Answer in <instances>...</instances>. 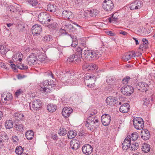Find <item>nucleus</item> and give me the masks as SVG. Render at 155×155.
<instances>
[{
  "label": "nucleus",
  "mask_w": 155,
  "mask_h": 155,
  "mask_svg": "<svg viewBox=\"0 0 155 155\" xmlns=\"http://www.w3.org/2000/svg\"><path fill=\"white\" fill-rule=\"evenodd\" d=\"M97 112L95 110H92L89 115L85 125L87 128L93 132L98 127L99 120L96 116Z\"/></svg>",
  "instance_id": "nucleus-1"
},
{
  "label": "nucleus",
  "mask_w": 155,
  "mask_h": 155,
  "mask_svg": "<svg viewBox=\"0 0 155 155\" xmlns=\"http://www.w3.org/2000/svg\"><path fill=\"white\" fill-rule=\"evenodd\" d=\"M101 52L100 51L85 50L84 54L85 58L89 60H95L101 56Z\"/></svg>",
  "instance_id": "nucleus-2"
},
{
  "label": "nucleus",
  "mask_w": 155,
  "mask_h": 155,
  "mask_svg": "<svg viewBox=\"0 0 155 155\" xmlns=\"http://www.w3.org/2000/svg\"><path fill=\"white\" fill-rule=\"evenodd\" d=\"M38 19L42 24H48L49 22L52 21L49 14L46 12L40 13L38 15Z\"/></svg>",
  "instance_id": "nucleus-3"
},
{
  "label": "nucleus",
  "mask_w": 155,
  "mask_h": 155,
  "mask_svg": "<svg viewBox=\"0 0 155 155\" xmlns=\"http://www.w3.org/2000/svg\"><path fill=\"white\" fill-rule=\"evenodd\" d=\"M96 77L93 75H88L84 77V82L85 84L89 87H94L95 85V83L96 81Z\"/></svg>",
  "instance_id": "nucleus-4"
},
{
  "label": "nucleus",
  "mask_w": 155,
  "mask_h": 155,
  "mask_svg": "<svg viewBox=\"0 0 155 155\" xmlns=\"http://www.w3.org/2000/svg\"><path fill=\"white\" fill-rule=\"evenodd\" d=\"M133 124L134 128L138 130L143 129L144 127L143 120L141 118H135L134 119Z\"/></svg>",
  "instance_id": "nucleus-5"
},
{
  "label": "nucleus",
  "mask_w": 155,
  "mask_h": 155,
  "mask_svg": "<svg viewBox=\"0 0 155 155\" xmlns=\"http://www.w3.org/2000/svg\"><path fill=\"white\" fill-rule=\"evenodd\" d=\"M133 87L130 85H125L121 88V93L126 96L130 95L134 91Z\"/></svg>",
  "instance_id": "nucleus-6"
},
{
  "label": "nucleus",
  "mask_w": 155,
  "mask_h": 155,
  "mask_svg": "<svg viewBox=\"0 0 155 155\" xmlns=\"http://www.w3.org/2000/svg\"><path fill=\"white\" fill-rule=\"evenodd\" d=\"M150 84H148L145 82H139L136 85L137 88L142 92H146L149 89Z\"/></svg>",
  "instance_id": "nucleus-7"
},
{
  "label": "nucleus",
  "mask_w": 155,
  "mask_h": 155,
  "mask_svg": "<svg viewBox=\"0 0 155 155\" xmlns=\"http://www.w3.org/2000/svg\"><path fill=\"white\" fill-rule=\"evenodd\" d=\"M114 4L110 0H105L103 3V8L105 11L107 12L111 11L114 8Z\"/></svg>",
  "instance_id": "nucleus-8"
},
{
  "label": "nucleus",
  "mask_w": 155,
  "mask_h": 155,
  "mask_svg": "<svg viewBox=\"0 0 155 155\" xmlns=\"http://www.w3.org/2000/svg\"><path fill=\"white\" fill-rule=\"evenodd\" d=\"M82 56L75 54L71 56L68 59V61L71 62L79 64L81 62Z\"/></svg>",
  "instance_id": "nucleus-9"
},
{
  "label": "nucleus",
  "mask_w": 155,
  "mask_h": 155,
  "mask_svg": "<svg viewBox=\"0 0 155 155\" xmlns=\"http://www.w3.org/2000/svg\"><path fill=\"white\" fill-rule=\"evenodd\" d=\"M42 105V102L39 99L34 100L32 103L31 107L35 111H38L41 109Z\"/></svg>",
  "instance_id": "nucleus-10"
},
{
  "label": "nucleus",
  "mask_w": 155,
  "mask_h": 155,
  "mask_svg": "<svg viewBox=\"0 0 155 155\" xmlns=\"http://www.w3.org/2000/svg\"><path fill=\"white\" fill-rule=\"evenodd\" d=\"M37 57L34 54L30 55L27 58L28 63L30 66L36 64L37 63Z\"/></svg>",
  "instance_id": "nucleus-11"
},
{
  "label": "nucleus",
  "mask_w": 155,
  "mask_h": 155,
  "mask_svg": "<svg viewBox=\"0 0 155 155\" xmlns=\"http://www.w3.org/2000/svg\"><path fill=\"white\" fill-rule=\"evenodd\" d=\"M32 32L34 35H38L42 31V28L41 25L35 24L31 28Z\"/></svg>",
  "instance_id": "nucleus-12"
},
{
  "label": "nucleus",
  "mask_w": 155,
  "mask_h": 155,
  "mask_svg": "<svg viewBox=\"0 0 155 155\" xmlns=\"http://www.w3.org/2000/svg\"><path fill=\"white\" fill-rule=\"evenodd\" d=\"M101 121L103 124L105 126L108 125L111 121V117L108 114H105L101 117Z\"/></svg>",
  "instance_id": "nucleus-13"
},
{
  "label": "nucleus",
  "mask_w": 155,
  "mask_h": 155,
  "mask_svg": "<svg viewBox=\"0 0 155 155\" xmlns=\"http://www.w3.org/2000/svg\"><path fill=\"white\" fill-rule=\"evenodd\" d=\"M142 5V2L136 0L130 4V8L131 10H135L140 8Z\"/></svg>",
  "instance_id": "nucleus-14"
},
{
  "label": "nucleus",
  "mask_w": 155,
  "mask_h": 155,
  "mask_svg": "<svg viewBox=\"0 0 155 155\" xmlns=\"http://www.w3.org/2000/svg\"><path fill=\"white\" fill-rule=\"evenodd\" d=\"M83 153L85 154H90L93 151V147L89 144H85L82 148Z\"/></svg>",
  "instance_id": "nucleus-15"
},
{
  "label": "nucleus",
  "mask_w": 155,
  "mask_h": 155,
  "mask_svg": "<svg viewBox=\"0 0 155 155\" xmlns=\"http://www.w3.org/2000/svg\"><path fill=\"white\" fill-rule=\"evenodd\" d=\"M73 111V109L71 108L66 107L63 108L61 113L64 117L67 118L70 116Z\"/></svg>",
  "instance_id": "nucleus-16"
},
{
  "label": "nucleus",
  "mask_w": 155,
  "mask_h": 155,
  "mask_svg": "<svg viewBox=\"0 0 155 155\" xmlns=\"http://www.w3.org/2000/svg\"><path fill=\"white\" fill-rule=\"evenodd\" d=\"M49 81L46 80L41 83L40 87H41V91L43 92H48L50 89L49 88Z\"/></svg>",
  "instance_id": "nucleus-17"
},
{
  "label": "nucleus",
  "mask_w": 155,
  "mask_h": 155,
  "mask_svg": "<svg viewBox=\"0 0 155 155\" xmlns=\"http://www.w3.org/2000/svg\"><path fill=\"white\" fill-rule=\"evenodd\" d=\"M142 138L144 140H148L150 137L149 131L147 129H143L141 132Z\"/></svg>",
  "instance_id": "nucleus-18"
},
{
  "label": "nucleus",
  "mask_w": 155,
  "mask_h": 155,
  "mask_svg": "<svg viewBox=\"0 0 155 155\" xmlns=\"http://www.w3.org/2000/svg\"><path fill=\"white\" fill-rule=\"evenodd\" d=\"M130 106L128 103H124L120 107L119 109L120 111L123 113H127L130 110Z\"/></svg>",
  "instance_id": "nucleus-19"
},
{
  "label": "nucleus",
  "mask_w": 155,
  "mask_h": 155,
  "mask_svg": "<svg viewBox=\"0 0 155 155\" xmlns=\"http://www.w3.org/2000/svg\"><path fill=\"white\" fill-rule=\"evenodd\" d=\"M70 146L73 150H77L80 147V142L77 140L71 141L70 143Z\"/></svg>",
  "instance_id": "nucleus-20"
},
{
  "label": "nucleus",
  "mask_w": 155,
  "mask_h": 155,
  "mask_svg": "<svg viewBox=\"0 0 155 155\" xmlns=\"http://www.w3.org/2000/svg\"><path fill=\"white\" fill-rule=\"evenodd\" d=\"M131 145L130 138L127 137L124 140L122 144V148L124 150H127L130 147Z\"/></svg>",
  "instance_id": "nucleus-21"
},
{
  "label": "nucleus",
  "mask_w": 155,
  "mask_h": 155,
  "mask_svg": "<svg viewBox=\"0 0 155 155\" xmlns=\"http://www.w3.org/2000/svg\"><path fill=\"white\" fill-rule=\"evenodd\" d=\"M135 56V53L133 52H129L126 53L122 57V58L124 61H127L130 59L132 58Z\"/></svg>",
  "instance_id": "nucleus-22"
},
{
  "label": "nucleus",
  "mask_w": 155,
  "mask_h": 155,
  "mask_svg": "<svg viewBox=\"0 0 155 155\" xmlns=\"http://www.w3.org/2000/svg\"><path fill=\"white\" fill-rule=\"evenodd\" d=\"M117 100L113 97H107L106 100V102L107 104L110 106L114 105L116 104Z\"/></svg>",
  "instance_id": "nucleus-23"
},
{
  "label": "nucleus",
  "mask_w": 155,
  "mask_h": 155,
  "mask_svg": "<svg viewBox=\"0 0 155 155\" xmlns=\"http://www.w3.org/2000/svg\"><path fill=\"white\" fill-rule=\"evenodd\" d=\"M87 70H89L90 71H93V70H97L98 69V66L94 64H84L83 66Z\"/></svg>",
  "instance_id": "nucleus-24"
},
{
  "label": "nucleus",
  "mask_w": 155,
  "mask_h": 155,
  "mask_svg": "<svg viewBox=\"0 0 155 155\" xmlns=\"http://www.w3.org/2000/svg\"><path fill=\"white\" fill-rule=\"evenodd\" d=\"M62 18L69 20L72 17V13L69 10H65L63 11L62 14Z\"/></svg>",
  "instance_id": "nucleus-25"
},
{
  "label": "nucleus",
  "mask_w": 155,
  "mask_h": 155,
  "mask_svg": "<svg viewBox=\"0 0 155 155\" xmlns=\"http://www.w3.org/2000/svg\"><path fill=\"white\" fill-rule=\"evenodd\" d=\"M14 120L19 121L24 119V116L23 114L20 112H16L13 115Z\"/></svg>",
  "instance_id": "nucleus-26"
},
{
  "label": "nucleus",
  "mask_w": 155,
  "mask_h": 155,
  "mask_svg": "<svg viewBox=\"0 0 155 155\" xmlns=\"http://www.w3.org/2000/svg\"><path fill=\"white\" fill-rule=\"evenodd\" d=\"M28 2L30 5L33 7L36 8H41V6L40 3H38V2L37 0H25Z\"/></svg>",
  "instance_id": "nucleus-27"
},
{
  "label": "nucleus",
  "mask_w": 155,
  "mask_h": 155,
  "mask_svg": "<svg viewBox=\"0 0 155 155\" xmlns=\"http://www.w3.org/2000/svg\"><path fill=\"white\" fill-rule=\"evenodd\" d=\"M23 55L20 52H17L14 55L13 57V60L14 61H19L20 62L22 60V58H23Z\"/></svg>",
  "instance_id": "nucleus-28"
},
{
  "label": "nucleus",
  "mask_w": 155,
  "mask_h": 155,
  "mask_svg": "<svg viewBox=\"0 0 155 155\" xmlns=\"http://www.w3.org/2000/svg\"><path fill=\"white\" fill-rule=\"evenodd\" d=\"M62 26L64 27L66 30L69 31L70 32H73L75 31L74 28L71 24L65 23Z\"/></svg>",
  "instance_id": "nucleus-29"
},
{
  "label": "nucleus",
  "mask_w": 155,
  "mask_h": 155,
  "mask_svg": "<svg viewBox=\"0 0 155 155\" xmlns=\"http://www.w3.org/2000/svg\"><path fill=\"white\" fill-rule=\"evenodd\" d=\"M47 8L48 11L51 12H56L58 9V7L55 5L51 4H49L47 5Z\"/></svg>",
  "instance_id": "nucleus-30"
},
{
  "label": "nucleus",
  "mask_w": 155,
  "mask_h": 155,
  "mask_svg": "<svg viewBox=\"0 0 155 155\" xmlns=\"http://www.w3.org/2000/svg\"><path fill=\"white\" fill-rule=\"evenodd\" d=\"M57 108V106L53 104H50L47 106V109L51 112H55Z\"/></svg>",
  "instance_id": "nucleus-31"
},
{
  "label": "nucleus",
  "mask_w": 155,
  "mask_h": 155,
  "mask_svg": "<svg viewBox=\"0 0 155 155\" xmlns=\"http://www.w3.org/2000/svg\"><path fill=\"white\" fill-rule=\"evenodd\" d=\"M5 127L6 129H10L13 126V122L11 120H7L5 122Z\"/></svg>",
  "instance_id": "nucleus-32"
},
{
  "label": "nucleus",
  "mask_w": 155,
  "mask_h": 155,
  "mask_svg": "<svg viewBox=\"0 0 155 155\" xmlns=\"http://www.w3.org/2000/svg\"><path fill=\"white\" fill-rule=\"evenodd\" d=\"M34 133L32 130L27 131L25 133V136L28 140H31L34 137Z\"/></svg>",
  "instance_id": "nucleus-33"
},
{
  "label": "nucleus",
  "mask_w": 155,
  "mask_h": 155,
  "mask_svg": "<svg viewBox=\"0 0 155 155\" xmlns=\"http://www.w3.org/2000/svg\"><path fill=\"white\" fill-rule=\"evenodd\" d=\"M77 135L76 132L75 130H70L68 133V137L69 139H72L74 138Z\"/></svg>",
  "instance_id": "nucleus-34"
},
{
  "label": "nucleus",
  "mask_w": 155,
  "mask_h": 155,
  "mask_svg": "<svg viewBox=\"0 0 155 155\" xmlns=\"http://www.w3.org/2000/svg\"><path fill=\"white\" fill-rule=\"evenodd\" d=\"M87 11L90 15L92 17L97 16L99 14V12L96 9H91Z\"/></svg>",
  "instance_id": "nucleus-35"
},
{
  "label": "nucleus",
  "mask_w": 155,
  "mask_h": 155,
  "mask_svg": "<svg viewBox=\"0 0 155 155\" xmlns=\"http://www.w3.org/2000/svg\"><path fill=\"white\" fill-rule=\"evenodd\" d=\"M142 149L143 152L147 153L150 151V147L149 144L147 143H144L142 146Z\"/></svg>",
  "instance_id": "nucleus-36"
},
{
  "label": "nucleus",
  "mask_w": 155,
  "mask_h": 155,
  "mask_svg": "<svg viewBox=\"0 0 155 155\" xmlns=\"http://www.w3.org/2000/svg\"><path fill=\"white\" fill-rule=\"evenodd\" d=\"M9 51V49L5 46L1 45L0 46V52L3 55H5Z\"/></svg>",
  "instance_id": "nucleus-37"
},
{
  "label": "nucleus",
  "mask_w": 155,
  "mask_h": 155,
  "mask_svg": "<svg viewBox=\"0 0 155 155\" xmlns=\"http://www.w3.org/2000/svg\"><path fill=\"white\" fill-rule=\"evenodd\" d=\"M23 126L21 124H20L17 122L15 124L14 127L16 130L17 131H21L23 130Z\"/></svg>",
  "instance_id": "nucleus-38"
},
{
  "label": "nucleus",
  "mask_w": 155,
  "mask_h": 155,
  "mask_svg": "<svg viewBox=\"0 0 155 155\" xmlns=\"http://www.w3.org/2000/svg\"><path fill=\"white\" fill-rule=\"evenodd\" d=\"M19 138L15 135H13L12 137V141L15 144L18 145L19 141Z\"/></svg>",
  "instance_id": "nucleus-39"
},
{
  "label": "nucleus",
  "mask_w": 155,
  "mask_h": 155,
  "mask_svg": "<svg viewBox=\"0 0 155 155\" xmlns=\"http://www.w3.org/2000/svg\"><path fill=\"white\" fill-rule=\"evenodd\" d=\"M23 149L21 146L17 147L15 149V152L18 155H21L22 153Z\"/></svg>",
  "instance_id": "nucleus-40"
},
{
  "label": "nucleus",
  "mask_w": 155,
  "mask_h": 155,
  "mask_svg": "<svg viewBox=\"0 0 155 155\" xmlns=\"http://www.w3.org/2000/svg\"><path fill=\"white\" fill-rule=\"evenodd\" d=\"M67 131L65 128L61 127L58 134L61 136H64L67 134Z\"/></svg>",
  "instance_id": "nucleus-41"
},
{
  "label": "nucleus",
  "mask_w": 155,
  "mask_h": 155,
  "mask_svg": "<svg viewBox=\"0 0 155 155\" xmlns=\"http://www.w3.org/2000/svg\"><path fill=\"white\" fill-rule=\"evenodd\" d=\"M52 37L51 36L49 35H47L43 38V40L46 42H48L52 40Z\"/></svg>",
  "instance_id": "nucleus-42"
},
{
  "label": "nucleus",
  "mask_w": 155,
  "mask_h": 155,
  "mask_svg": "<svg viewBox=\"0 0 155 155\" xmlns=\"http://www.w3.org/2000/svg\"><path fill=\"white\" fill-rule=\"evenodd\" d=\"M139 146V145L138 143H135L132 144H131L130 147L132 150H135L138 149Z\"/></svg>",
  "instance_id": "nucleus-43"
},
{
  "label": "nucleus",
  "mask_w": 155,
  "mask_h": 155,
  "mask_svg": "<svg viewBox=\"0 0 155 155\" xmlns=\"http://www.w3.org/2000/svg\"><path fill=\"white\" fill-rule=\"evenodd\" d=\"M83 50V48L80 47H78L76 49L75 54L82 56V51Z\"/></svg>",
  "instance_id": "nucleus-44"
},
{
  "label": "nucleus",
  "mask_w": 155,
  "mask_h": 155,
  "mask_svg": "<svg viewBox=\"0 0 155 155\" xmlns=\"http://www.w3.org/2000/svg\"><path fill=\"white\" fill-rule=\"evenodd\" d=\"M6 98H5V101H9L12 99V94L9 93H6L5 96Z\"/></svg>",
  "instance_id": "nucleus-45"
},
{
  "label": "nucleus",
  "mask_w": 155,
  "mask_h": 155,
  "mask_svg": "<svg viewBox=\"0 0 155 155\" xmlns=\"http://www.w3.org/2000/svg\"><path fill=\"white\" fill-rule=\"evenodd\" d=\"M115 81V79L113 77H110L106 80V82L109 84H113Z\"/></svg>",
  "instance_id": "nucleus-46"
},
{
  "label": "nucleus",
  "mask_w": 155,
  "mask_h": 155,
  "mask_svg": "<svg viewBox=\"0 0 155 155\" xmlns=\"http://www.w3.org/2000/svg\"><path fill=\"white\" fill-rule=\"evenodd\" d=\"M131 136L132 140L134 141L138 138V135L137 132H134L131 134Z\"/></svg>",
  "instance_id": "nucleus-47"
},
{
  "label": "nucleus",
  "mask_w": 155,
  "mask_h": 155,
  "mask_svg": "<svg viewBox=\"0 0 155 155\" xmlns=\"http://www.w3.org/2000/svg\"><path fill=\"white\" fill-rule=\"evenodd\" d=\"M38 57L39 60L41 61H44L46 58V56L44 54L41 53L38 55Z\"/></svg>",
  "instance_id": "nucleus-48"
},
{
  "label": "nucleus",
  "mask_w": 155,
  "mask_h": 155,
  "mask_svg": "<svg viewBox=\"0 0 155 155\" xmlns=\"http://www.w3.org/2000/svg\"><path fill=\"white\" fill-rule=\"evenodd\" d=\"M72 38V43L71 45V46L72 47H75L78 44V42L77 39L76 38H74V37H71Z\"/></svg>",
  "instance_id": "nucleus-49"
},
{
  "label": "nucleus",
  "mask_w": 155,
  "mask_h": 155,
  "mask_svg": "<svg viewBox=\"0 0 155 155\" xmlns=\"http://www.w3.org/2000/svg\"><path fill=\"white\" fill-rule=\"evenodd\" d=\"M130 78L129 76H126L122 80V83L123 84H126L130 79Z\"/></svg>",
  "instance_id": "nucleus-50"
},
{
  "label": "nucleus",
  "mask_w": 155,
  "mask_h": 155,
  "mask_svg": "<svg viewBox=\"0 0 155 155\" xmlns=\"http://www.w3.org/2000/svg\"><path fill=\"white\" fill-rule=\"evenodd\" d=\"M142 41L143 42V44H144V45H145V49L147 48H148V42L146 38H143L142 39Z\"/></svg>",
  "instance_id": "nucleus-51"
},
{
  "label": "nucleus",
  "mask_w": 155,
  "mask_h": 155,
  "mask_svg": "<svg viewBox=\"0 0 155 155\" xmlns=\"http://www.w3.org/2000/svg\"><path fill=\"white\" fill-rule=\"evenodd\" d=\"M23 93V91L21 89H19L17 90L15 93V96L18 97Z\"/></svg>",
  "instance_id": "nucleus-52"
},
{
  "label": "nucleus",
  "mask_w": 155,
  "mask_h": 155,
  "mask_svg": "<svg viewBox=\"0 0 155 155\" xmlns=\"http://www.w3.org/2000/svg\"><path fill=\"white\" fill-rule=\"evenodd\" d=\"M51 22V24H48V25L49 27L52 28H54L56 27L57 25L55 22H54L53 21V20H52V21H50Z\"/></svg>",
  "instance_id": "nucleus-53"
},
{
  "label": "nucleus",
  "mask_w": 155,
  "mask_h": 155,
  "mask_svg": "<svg viewBox=\"0 0 155 155\" xmlns=\"http://www.w3.org/2000/svg\"><path fill=\"white\" fill-rule=\"evenodd\" d=\"M114 14H113L111 17L109 18V21L111 23L113 21H116L117 18L116 17H114Z\"/></svg>",
  "instance_id": "nucleus-54"
},
{
  "label": "nucleus",
  "mask_w": 155,
  "mask_h": 155,
  "mask_svg": "<svg viewBox=\"0 0 155 155\" xmlns=\"http://www.w3.org/2000/svg\"><path fill=\"white\" fill-rule=\"evenodd\" d=\"M143 101L144 102L143 104L146 106H147L148 104L150 103V101L146 98H143Z\"/></svg>",
  "instance_id": "nucleus-55"
},
{
  "label": "nucleus",
  "mask_w": 155,
  "mask_h": 155,
  "mask_svg": "<svg viewBox=\"0 0 155 155\" xmlns=\"http://www.w3.org/2000/svg\"><path fill=\"white\" fill-rule=\"evenodd\" d=\"M17 66L18 68L21 70L25 69L28 68V67L27 66H25L23 64H21V67H20V66L19 65H17Z\"/></svg>",
  "instance_id": "nucleus-56"
},
{
  "label": "nucleus",
  "mask_w": 155,
  "mask_h": 155,
  "mask_svg": "<svg viewBox=\"0 0 155 155\" xmlns=\"http://www.w3.org/2000/svg\"><path fill=\"white\" fill-rule=\"evenodd\" d=\"M51 137L53 140H56L58 139L57 135L55 133H53L51 134Z\"/></svg>",
  "instance_id": "nucleus-57"
},
{
  "label": "nucleus",
  "mask_w": 155,
  "mask_h": 155,
  "mask_svg": "<svg viewBox=\"0 0 155 155\" xmlns=\"http://www.w3.org/2000/svg\"><path fill=\"white\" fill-rule=\"evenodd\" d=\"M6 94V92L3 93V94H1V100L2 101L3 100L5 101V98H6L5 96Z\"/></svg>",
  "instance_id": "nucleus-58"
},
{
  "label": "nucleus",
  "mask_w": 155,
  "mask_h": 155,
  "mask_svg": "<svg viewBox=\"0 0 155 155\" xmlns=\"http://www.w3.org/2000/svg\"><path fill=\"white\" fill-rule=\"evenodd\" d=\"M107 34L111 36H114L115 35V34L113 33L111 31H107L106 32Z\"/></svg>",
  "instance_id": "nucleus-59"
},
{
  "label": "nucleus",
  "mask_w": 155,
  "mask_h": 155,
  "mask_svg": "<svg viewBox=\"0 0 155 155\" xmlns=\"http://www.w3.org/2000/svg\"><path fill=\"white\" fill-rule=\"evenodd\" d=\"M5 142L3 140H0V148H2L4 145V143Z\"/></svg>",
  "instance_id": "nucleus-60"
},
{
  "label": "nucleus",
  "mask_w": 155,
  "mask_h": 155,
  "mask_svg": "<svg viewBox=\"0 0 155 155\" xmlns=\"http://www.w3.org/2000/svg\"><path fill=\"white\" fill-rule=\"evenodd\" d=\"M81 48H83V49L87 47V45L86 44L85 42H84L81 43Z\"/></svg>",
  "instance_id": "nucleus-61"
},
{
  "label": "nucleus",
  "mask_w": 155,
  "mask_h": 155,
  "mask_svg": "<svg viewBox=\"0 0 155 155\" xmlns=\"http://www.w3.org/2000/svg\"><path fill=\"white\" fill-rule=\"evenodd\" d=\"M119 33L120 34H122L124 36L127 35L128 34L127 32L123 31H120Z\"/></svg>",
  "instance_id": "nucleus-62"
},
{
  "label": "nucleus",
  "mask_w": 155,
  "mask_h": 155,
  "mask_svg": "<svg viewBox=\"0 0 155 155\" xmlns=\"http://www.w3.org/2000/svg\"><path fill=\"white\" fill-rule=\"evenodd\" d=\"M10 65H11V66L12 68L13 69H14V70L15 72H16V66H15V64H11Z\"/></svg>",
  "instance_id": "nucleus-63"
},
{
  "label": "nucleus",
  "mask_w": 155,
  "mask_h": 155,
  "mask_svg": "<svg viewBox=\"0 0 155 155\" xmlns=\"http://www.w3.org/2000/svg\"><path fill=\"white\" fill-rule=\"evenodd\" d=\"M9 11L10 12H13L16 11V9L13 6H12L11 7V8L10 9Z\"/></svg>",
  "instance_id": "nucleus-64"
}]
</instances>
